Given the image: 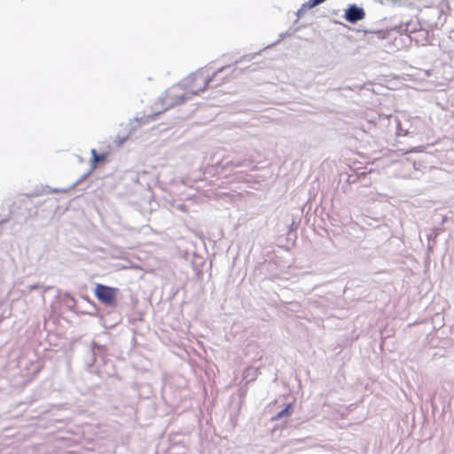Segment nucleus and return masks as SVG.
I'll return each instance as SVG.
<instances>
[{
	"label": "nucleus",
	"instance_id": "f257e3e1",
	"mask_svg": "<svg viewBox=\"0 0 454 454\" xmlns=\"http://www.w3.org/2000/svg\"><path fill=\"white\" fill-rule=\"evenodd\" d=\"M231 66L219 68L216 72L210 74L208 70L200 69L189 75L183 84L173 86L167 94L169 105H178L190 99L192 97L198 95L200 92L206 90L210 82H215V85H218L223 82V78L220 77L221 74Z\"/></svg>",
	"mask_w": 454,
	"mask_h": 454
},
{
	"label": "nucleus",
	"instance_id": "f03ea898",
	"mask_svg": "<svg viewBox=\"0 0 454 454\" xmlns=\"http://www.w3.org/2000/svg\"><path fill=\"white\" fill-rule=\"evenodd\" d=\"M119 289L111 287L103 284H97L94 294L97 299L105 306L115 307L117 305V296Z\"/></svg>",
	"mask_w": 454,
	"mask_h": 454
},
{
	"label": "nucleus",
	"instance_id": "7ed1b4c3",
	"mask_svg": "<svg viewBox=\"0 0 454 454\" xmlns=\"http://www.w3.org/2000/svg\"><path fill=\"white\" fill-rule=\"evenodd\" d=\"M365 12L364 9L357 7L356 5H351L347 9L345 13V19L350 23H356L357 21L364 19Z\"/></svg>",
	"mask_w": 454,
	"mask_h": 454
},
{
	"label": "nucleus",
	"instance_id": "20e7f679",
	"mask_svg": "<svg viewBox=\"0 0 454 454\" xmlns=\"http://www.w3.org/2000/svg\"><path fill=\"white\" fill-rule=\"evenodd\" d=\"M294 407L292 403L286 405L285 409H283L280 412H278L276 416L272 418V420H278L283 418H288L293 414Z\"/></svg>",
	"mask_w": 454,
	"mask_h": 454
},
{
	"label": "nucleus",
	"instance_id": "39448f33",
	"mask_svg": "<svg viewBox=\"0 0 454 454\" xmlns=\"http://www.w3.org/2000/svg\"><path fill=\"white\" fill-rule=\"evenodd\" d=\"M91 154H92L91 168L94 169L97 168L98 164L100 161H103L106 160V154L105 153L98 154L97 151L95 149L91 150Z\"/></svg>",
	"mask_w": 454,
	"mask_h": 454
}]
</instances>
